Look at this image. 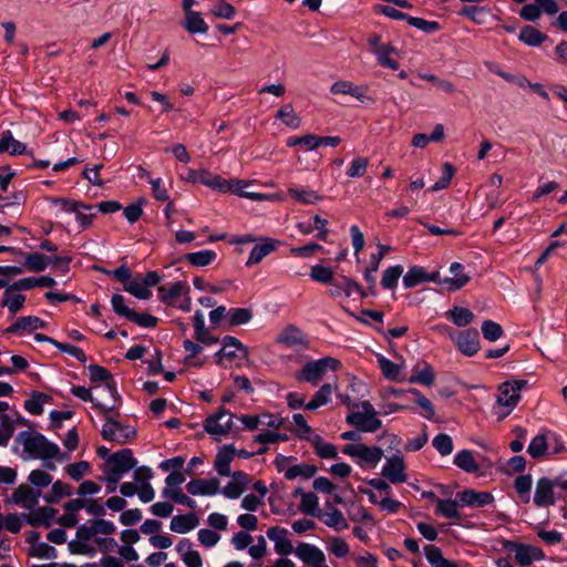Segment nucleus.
Wrapping results in <instances>:
<instances>
[{"label": "nucleus", "mask_w": 567, "mask_h": 567, "mask_svg": "<svg viewBox=\"0 0 567 567\" xmlns=\"http://www.w3.org/2000/svg\"><path fill=\"white\" fill-rule=\"evenodd\" d=\"M16 444L22 447L21 457L24 461L40 460L44 468L55 471V462L63 463L70 460L68 453L61 452L58 444L49 441L43 434L35 431H22L16 437Z\"/></svg>", "instance_id": "f257e3e1"}, {"label": "nucleus", "mask_w": 567, "mask_h": 567, "mask_svg": "<svg viewBox=\"0 0 567 567\" xmlns=\"http://www.w3.org/2000/svg\"><path fill=\"white\" fill-rule=\"evenodd\" d=\"M339 367V360L332 357H324L305 363V365L296 372L295 378L300 382L317 385L327 372L336 371Z\"/></svg>", "instance_id": "f03ea898"}, {"label": "nucleus", "mask_w": 567, "mask_h": 567, "mask_svg": "<svg viewBox=\"0 0 567 567\" xmlns=\"http://www.w3.org/2000/svg\"><path fill=\"white\" fill-rule=\"evenodd\" d=\"M526 381H507L498 389L497 403L494 413L499 420L506 417L517 405L520 399V391Z\"/></svg>", "instance_id": "7ed1b4c3"}, {"label": "nucleus", "mask_w": 567, "mask_h": 567, "mask_svg": "<svg viewBox=\"0 0 567 567\" xmlns=\"http://www.w3.org/2000/svg\"><path fill=\"white\" fill-rule=\"evenodd\" d=\"M355 411L347 415V422L362 432L373 433L382 426V422L378 419V412L369 401L358 404Z\"/></svg>", "instance_id": "20e7f679"}, {"label": "nucleus", "mask_w": 567, "mask_h": 567, "mask_svg": "<svg viewBox=\"0 0 567 567\" xmlns=\"http://www.w3.org/2000/svg\"><path fill=\"white\" fill-rule=\"evenodd\" d=\"M342 453L352 457L360 467L374 468L383 456V450L379 446H368L362 443L348 444Z\"/></svg>", "instance_id": "39448f33"}, {"label": "nucleus", "mask_w": 567, "mask_h": 567, "mask_svg": "<svg viewBox=\"0 0 567 567\" xmlns=\"http://www.w3.org/2000/svg\"><path fill=\"white\" fill-rule=\"evenodd\" d=\"M102 536L90 530L86 525H81L75 538L69 542L68 547L72 554L94 556L99 551V544Z\"/></svg>", "instance_id": "423d86ee"}, {"label": "nucleus", "mask_w": 567, "mask_h": 567, "mask_svg": "<svg viewBox=\"0 0 567 567\" xmlns=\"http://www.w3.org/2000/svg\"><path fill=\"white\" fill-rule=\"evenodd\" d=\"M236 416L225 409H219L215 414L209 415L205 421V430L215 440L219 441L223 437L231 434L235 430Z\"/></svg>", "instance_id": "0eeeda50"}, {"label": "nucleus", "mask_w": 567, "mask_h": 567, "mask_svg": "<svg viewBox=\"0 0 567 567\" xmlns=\"http://www.w3.org/2000/svg\"><path fill=\"white\" fill-rule=\"evenodd\" d=\"M136 464L137 461L134 458L133 452L124 449L107 456L102 471L103 474L122 478L131 470L135 468Z\"/></svg>", "instance_id": "6e6552de"}, {"label": "nucleus", "mask_w": 567, "mask_h": 567, "mask_svg": "<svg viewBox=\"0 0 567 567\" xmlns=\"http://www.w3.org/2000/svg\"><path fill=\"white\" fill-rule=\"evenodd\" d=\"M381 475L392 484L405 483L408 481V473L403 455L396 453L386 457Z\"/></svg>", "instance_id": "1a4fd4ad"}, {"label": "nucleus", "mask_w": 567, "mask_h": 567, "mask_svg": "<svg viewBox=\"0 0 567 567\" xmlns=\"http://www.w3.org/2000/svg\"><path fill=\"white\" fill-rule=\"evenodd\" d=\"M89 378L93 383H103V385L93 386L95 391L109 393V399H116V402L120 400L114 378L105 368L97 364H91L89 367Z\"/></svg>", "instance_id": "9d476101"}, {"label": "nucleus", "mask_w": 567, "mask_h": 567, "mask_svg": "<svg viewBox=\"0 0 567 567\" xmlns=\"http://www.w3.org/2000/svg\"><path fill=\"white\" fill-rule=\"evenodd\" d=\"M505 548L514 551L515 559L520 566H528L534 561H540L545 558L544 551L536 546L507 542Z\"/></svg>", "instance_id": "9b49d317"}, {"label": "nucleus", "mask_w": 567, "mask_h": 567, "mask_svg": "<svg viewBox=\"0 0 567 567\" xmlns=\"http://www.w3.org/2000/svg\"><path fill=\"white\" fill-rule=\"evenodd\" d=\"M295 555L309 567H329L324 553L312 544H298Z\"/></svg>", "instance_id": "f8f14e48"}, {"label": "nucleus", "mask_w": 567, "mask_h": 567, "mask_svg": "<svg viewBox=\"0 0 567 567\" xmlns=\"http://www.w3.org/2000/svg\"><path fill=\"white\" fill-rule=\"evenodd\" d=\"M92 390L94 389L78 385L71 388V393L84 402H91L102 414H107L116 408V399L100 400L93 395Z\"/></svg>", "instance_id": "ddd939ff"}, {"label": "nucleus", "mask_w": 567, "mask_h": 567, "mask_svg": "<svg viewBox=\"0 0 567 567\" xmlns=\"http://www.w3.org/2000/svg\"><path fill=\"white\" fill-rule=\"evenodd\" d=\"M153 477V471L147 466L135 468L133 478L138 484L137 495L143 503H150L155 497V491L150 481Z\"/></svg>", "instance_id": "4468645a"}, {"label": "nucleus", "mask_w": 567, "mask_h": 567, "mask_svg": "<svg viewBox=\"0 0 567 567\" xmlns=\"http://www.w3.org/2000/svg\"><path fill=\"white\" fill-rule=\"evenodd\" d=\"M457 349L467 357L476 354L481 348L478 332L475 329H466L452 337Z\"/></svg>", "instance_id": "2eb2a0df"}, {"label": "nucleus", "mask_w": 567, "mask_h": 567, "mask_svg": "<svg viewBox=\"0 0 567 567\" xmlns=\"http://www.w3.org/2000/svg\"><path fill=\"white\" fill-rule=\"evenodd\" d=\"M555 502V482L548 477L539 478L536 483L534 504L537 507H547Z\"/></svg>", "instance_id": "dca6fc26"}, {"label": "nucleus", "mask_w": 567, "mask_h": 567, "mask_svg": "<svg viewBox=\"0 0 567 567\" xmlns=\"http://www.w3.org/2000/svg\"><path fill=\"white\" fill-rule=\"evenodd\" d=\"M288 530L286 528L274 526L267 530V537L274 543V549L278 555L288 556L295 554L292 543L288 538Z\"/></svg>", "instance_id": "f3484780"}, {"label": "nucleus", "mask_w": 567, "mask_h": 567, "mask_svg": "<svg viewBox=\"0 0 567 567\" xmlns=\"http://www.w3.org/2000/svg\"><path fill=\"white\" fill-rule=\"evenodd\" d=\"M439 278L437 271L430 274L424 267L413 266L403 276V286L405 289H410L423 282H435Z\"/></svg>", "instance_id": "a211bd4d"}, {"label": "nucleus", "mask_w": 567, "mask_h": 567, "mask_svg": "<svg viewBox=\"0 0 567 567\" xmlns=\"http://www.w3.org/2000/svg\"><path fill=\"white\" fill-rule=\"evenodd\" d=\"M342 293L348 298H351L353 296L365 298L368 296V293L357 281L347 276L341 277V279L338 282H333L332 289L330 290V295L332 297H339Z\"/></svg>", "instance_id": "6ab92c4d"}, {"label": "nucleus", "mask_w": 567, "mask_h": 567, "mask_svg": "<svg viewBox=\"0 0 567 567\" xmlns=\"http://www.w3.org/2000/svg\"><path fill=\"white\" fill-rule=\"evenodd\" d=\"M186 488L194 496H214L220 492V483L217 478H197L189 481Z\"/></svg>", "instance_id": "aec40b11"}, {"label": "nucleus", "mask_w": 567, "mask_h": 567, "mask_svg": "<svg viewBox=\"0 0 567 567\" xmlns=\"http://www.w3.org/2000/svg\"><path fill=\"white\" fill-rule=\"evenodd\" d=\"M450 272L453 275L452 277L439 281L441 286L446 287L450 291H457L470 281V276L464 272V266L460 262H452Z\"/></svg>", "instance_id": "412c9836"}, {"label": "nucleus", "mask_w": 567, "mask_h": 567, "mask_svg": "<svg viewBox=\"0 0 567 567\" xmlns=\"http://www.w3.org/2000/svg\"><path fill=\"white\" fill-rule=\"evenodd\" d=\"M40 495V491H34L28 485H20L12 494V502L31 511L38 505Z\"/></svg>", "instance_id": "4be33fe9"}, {"label": "nucleus", "mask_w": 567, "mask_h": 567, "mask_svg": "<svg viewBox=\"0 0 567 567\" xmlns=\"http://www.w3.org/2000/svg\"><path fill=\"white\" fill-rule=\"evenodd\" d=\"M56 511L50 506H43L32 508L29 513L23 514V518L25 524L31 526H50L52 523Z\"/></svg>", "instance_id": "5701e85b"}, {"label": "nucleus", "mask_w": 567, "mask_h": 567, "mask_svg": "<svg viewBox=\"0 0 567 567\" xmlns=\"http://www.w3.org/2000/svg\"><path fill=\"white\" fill-rule=\"evenodd\" d=\"M278 247V240L272 238H262L259 243H257L246 261V266L250 267L252 265L259 264L265 257L275 251Z\"/></svg>", "instance_id": "b1692460"}, {"label": "nucleus", "mask_w": 567, "mask_h": 567, "mask_svg": "<svg viewBox=\"0 0 567 567\" xmlns=\"http://www.w3.org/2000/svg\"><path fill=\"white\" fill-rule=\"evenodd\" d=\"M25 299V296L11 284L3 292L1 306L7 308L11 315H16L23 308Z\"/></svg>", "instance_id": "393cba45"}, {"label": "nucleus", "mask_w": 567, "mask_h": 567, "mask_svg": "<svg viewBox=\"0 0 567 567\" xmlns=\"http://www.w3.org/2000/svg\"><path fill=\"white\" fill-rule=\"evenodd\" d=\"M458 499L464 506L484 507L494 502V496L489 492H478L475 489H465L458 493Z\"/></svg>", "instance_id": "a878e982"}, {"label": "nucleus", "mask_w": 567, "mask_h": 567, "mask_svg": "<svg viewBox=\"0 0 567 567\" xmlns=\"http://www.w3.org/2000/svg\"><path fill=\"white\" fill-rule=\"evenodd\" d=\"M176 550L183 563L186 565V567L203 566V559L200 554L193 548L192 543L188 539H182L176 545Z\"/></svg>", "instance_id": "bb28decb"}, {"label": "nucleus", "mask_w": 567, "mask_h": 567, "mask_svg": "<svg viewBox=\"0 0 567 567\" xmlns=\"http://www.w3.org/2000/svg\"><path fill=\"white\" fill-rule=\"evenodd\" d=\"M44 327V321L35 316H25L18 318L10 327L8 333L33 332Z\"/></svg>", "instance_id": "cd10ccee"}, {"label": "nucleus", "mask_w": 567, "mask_h": 567, "mask_svg": "<svg viewBox=\"0 0 567 567\" xmlns=\"http://www.w3.org/2000/svg\"><path fill=\"white\" fill-rule=\"evenodd\" d=\"M223 177L215 175L206 169H189L187 181L192 183L203 184L214 190H219Z\"/></svg>", "instance_id": "c85d7f7f"}, {"label": "nucleus", "mask_w": 567, "mask_h": 567, "mask_svg": "<svg viewBox=\"0 0 567 567\" xmlns=\"http://www.w3.org/2000/svg\"><path fill=\"white\" fill-rule=\"evenodd\" d=\"M157 291L161 301L173 305L177 297L188 293L189 287L185 281H176L168 287L161 286Z\"/></svg>", "instance_id": "c756f323"}, {"label": "nucleus", "mask_w": 567, "mask_h": 567, "mask_svg": "<svg viewBox=\"0 0 567 567\" xmlns=\"http://www.w3.org/2000/svg\"><path fill=\"white\" fill-rule=\"evenodd\" d=\"M288 195L297 203L303 205H313L322 200V196L309 187H297L291 185L288 187Z\"/></svg>", "instance_id": "7c9ffc66"}, {"label": "nucleus", "mask_w": 567, "mask_h": 567, "mask_svg": "<svg viewBox=\"0 0 567 567\" xmlns=\"http://www.w3.org/2000/svg\"><path fill=\"white\" fill-rule=\"evenodd\" d=\"M331 93L350 95L361 102H363L367 99L364 86L355 85L350 81H338L333 83L331 86Z\"/></svg>", "instance_id": "2f4dec72"}, {"label": "nucleus", "mask_w": 567, "mask_h": 567, "mask_svg": "<svg viewBox=\"0 0 567 567\" xmlns=\"http://www.w3.org/2000/svg\"><path fill=\"white\" fill-rule=\"evenodd\" d=\"M39 534L32 533L29 537L30 554L42 559H52L56 557V549L47 543L38 542Z\"/></svg>", "instance_id": "473e14b6"}, {"label": "nucleus", "mask_w": 567, "mask_h": 567, "mask_svg": "<svg viewBox=\"0 0 567 567\" xmlns=\"http://www.w3.org/2000/svg\"><path fill=\"white\" fill-rule=\"evenodd\" d=\"M198 525V518L195 514L176 515L171 519L169 528L177 534H186Z\"/></svg>", "instance_id": "72a5a7b5"}, {"label": "nucleus", "mask_w": 567, "mask_h": 567, "mask_svg": "<svg viewBox=\"0 0 567 567\" xmlns=\"http://www.w3.org/2000/svg\"><path fill=\"white\" fill-rule=\"evenodd\" d=\"M250 185V182L245 179L231 178V179H221L219 193L224 194H234L244 198L248 197L247 187Z\"/></svg>", "instance_id": "f704fd0d"}, {"label": "nucleus", "mask_w": 567, "mask_h": 567, "mask_svg": "<svg viewBox=\"0 0 567 567\" xmlns=\"http://www.w3.org/2000/svg\"><path fill=\"white\" fill-rule=\"evenodd\" d=\"M235 456L233 446H224L216 455L215 470L220 476L230 475V463Z\"/></svg>", "instance_id": "c9c22d12"}, {"label": "nucleus", "mask_w": 567, "mask_h": 567, "mask_svg": "<svg viewBox=\"0 0 567 567\" xmlns=\"http://www.w3.org/2000/svg\"><path fill=\"white\" fill-rule=\"evenodd\" d=\"M25 150V144L16 140L11 131L7 130L2 133L0 138V154L8 152L11 155H21Z\"/></svg>", "instance_id": "e433bc0d"}, {"label": "nucleus", "mask_w": 567, "mask_h": 567, "mask_svg": "<svg viewBox=\"0 0 567 567\" xmlns=\"http://www.w3.org/2000/svg\"><path fill=\"white\" fill-rule=\"evenodd\" d=\"M193 321L197 341L204 344H213L217 341L205 327V316L200 310L195 312Z\"/></svg>", "instance_id": "4c0bfd02"}, {"label": "nucleus", "mask_w": 567, "mask_h": 567, "mask_svg": "<svg viewBox=\"0 0 567 567\" xmlns=\"http://www.w3.org/2000/svg\"><path fill=\"white\" fill-rule=\"evenodd\" d=\"M241 351L244 354H246V350L243 347L241 342L230 336H227L223 340V348L217 352V357L219 361H221L224 358H227L229 360L237 357V352Z\"/></svg>", "instance_id": "58836bf2"}, {"label": "nucleus", "mask_w": 567, "mask_h": 567, "mask_svg": "<svg viewBox=\"0 0 567 567\" xmlns=\"http://www.w3.org/2000/svg\"><path fill=\"white\" fill-rule=\"evenodd\" d=\"M527 453L534 460L548 455L545 429L540 430L539 433L532 439L527 446Z\"/></svg>", "instance_id": "ea45409f"}, {"label": "nucleus", "mask_w": 567, "mask_h": 567, "mask_svg": "<svg viewBox=\"0 0 567 567\" xmlns=\"http://www.w3.org/2000/svg\"><path fill=\"white\" fill-rule=\"evenodd\" d=\"M276 118L282 122L286 126L291 130H297L301 126V118L295 112L291 104L287 103L282 105L276 113Z\"/></svg>", "instance_id": "a19ab883"}, {"label": "nucleus", "mask_w": 567, "mask_h": 567, "mask_svg": "<svg viewBox=\"0 0 567 567\" xmlns=\"http://www.w3.org/2000/svg\"><path fill=\"white\" fill-rule=\"evenodd\" d=\"M321 520L324 525L338 532L347 529L349 526L342 512L336 507H331L330 511L323 513L321 516Z\"/></svg>", "instance_id": "79ce46f5"}, {"label": "nucleus", "mask_w": 567, "mask_h": 567, "mask_svg": "<svg viewBox=\"0 0 567 567\" xmlns=\"http://www.w3.org/2000/svg\"><path fill=\"white\" fill-rule=\"evenodd\" d=\"M333 391V386L330 383H326L320 386V389L315 393L313 398L310 402L306 404V409L310 411H315L320 406L328 404L331 400V394Z\"/></svg>", "instance_id": "37998d69"}, {"label": "nucleus", "mask_w": 567, "mask_h": 567, "mask_svg": "<svg viewBox=\"0 0 567 567\" xmlns=\"http://www.w3.org/2000/svg\"><path fill=\"white\" fill-rule=\"evenodd\" d=\"M296 495H300V509L307 515H316L319 509V498L312 492H303L298 488L295 492Z\"/></svg>", "instance_id": "c03bdc74"}, {"label": "nucleus", "mask_w": 567, "mask_h": 567, "mask_svg": "<svg viewBox=\"0 0 567 567\" xmlns=\"http://www.w3.org/2000/svg\"><path fill=\"white\" fill-rule=\"evenodd\" d=\"M424 555L433 567H458L455 563L444 558L442 550L433 545L424 547Z\"/></svg>", "instance_id": "a18cd8bd"}, {"label": "nucleus", "mask_w": 567, "mask_h": 567, "mask_svg": "<svg viewBox=\"0 0 567 567\" xmlns=\"http://www.w3.org/2000/svg\"><path fill=\"white\" fill-rule=\"evenodd\" d=\"M519 40L527 45L538 47L547 40V35L532 25H525L519 32Z\"/></svg>", "instance_id": "49530a36"}, {"label": "nucleus", "mask_w": 567, "mask_h": 567, "mask_svg": "<svg viewBox=\"0 0 567 567\" xmlns=\"http://www.w3.org/2000/svg\"><path fill=\"white\" fill-rule=\"evenodd\" d=\"M454 464L467 473H476L478 464L476 463L473 453L468 450H462L454 456Z\"/></svg>", "instance_id": "de8ad7c7"}, {"label": "nucleus", "mask_w": 567, "mask_h": 567, "mask_svg": "<svg viewBox=\"0 0 567 567\" xmlns=\"http://www.w3.org/2000/svg\"><path fill=\"white\" fill-rule=\"evenodd\" d=\"M309 442L313 445L316 453L320 457L336 458L338 456L337 447L331 443L324 442L320 435L316 434Z\"/></svg>", "instance_id": "09e8293b"}, {"label": "nucleus", "mask_w": 567, "mask_h": 567, "mask_svg": "<svg viewBox=\"0 0 567 567\" xmlns=\"http://www.w3.org/2000/svg\"><path fill=\"white\" fill-rule=\"evenodd\" d=\"M184 28L189 33H205L208 30V25L204 21V19L200 17L199 12H188V14L185 16V20L183 23Z\"/></svg>", "instance_id": "8fccbe9b"}, {"label": "nucleus", "mask_w": 567, "mask_h": 567, "mask_svg": "<svg viewBox=\"0 0 567 567\" xmlns=\"http://www.w3.org/2000/svg\"><path fill=\"white\" fill-rule=\"evenodd\" d=\"M72 494V487L61 481H56L52 484L51 489L44 494L43 498L48 503H56L64 496Z\"/></svg>", "instance_id": "3c124183"}, {"label": "nucleus", "mask_w": 567, "mask_h": 567, "mask_svg": "<svg viewBox=\"0 0 567 567\" xmlns=\"http://www.w3.org/2000/svg\"><path fill=\"white\" fill-rule=\"evenodd\" d=\"M447 318L457 327H466L474 320V313L464 307H454L447 313Z\"/></svg>", "instance_id": "603ef678"}, {"label": "nucleus", "mask_w": 567, "mask_h": 567, "mask_svg": "<svg viewBox=\"0 0 567 567\" xmlns=\"http://www.w3.org/2000/svg\"><path fill=\"white\" fill-rule=\"evenodd\" d=\"M124 290L141 300H147L152 296V291L146 288L142 278H134L124 284Z\"/></svg>", "instance_id": "864d4df0"}, {"label": "nucleus", "mask_w": 567, "mask_h": 567, "mask_svg": "<svg viewBox=\"0 0 567 567\" xmlns=\"http://www.w3.org/2000/svg\"><path fill=\"white\" fill-rule=\"evenodd\" d=\"M460 504L455 499H439L436 502V513L445 518H460Z\"/></svg>", "instance_id": "5fc2aeb1"}, {"label": "nucleus", "mask_w": 567, "mask_h": 567, "mask_svg": "<svg viewBox=\"0 0 567 567\" xmlns=\"http://www.w3.org/2000/svg\"><path fill=\"white\" fill-rule=\"evenodd\" d=\"M420 78L424 81H427L436 91L445 93H453L455 91V86L452 82L442 79L435 73H420Z\"/></svg>", "instance_id": "6e6d98bb"}, {"label": "nucleus", "mask_w": 567, "mask_h": 567, "mask_svg": "<svg viewBox=\"0 0 567 567\" xmlns=\"http://www.w3.org/2000/svg\"><path fill=\"white\" fill-rule=\"evenodd\" d=\"M216 252L210 249H205L196 252H189L185 256L186 260L193 266L205 267L210 265L216 259Z\"/></svg>", "instance_id": "4d7b16f0"}, {"label": "nucleus", "mask_w": 567, "mask_h": 567, "mask_svg": "<svg viewBox=\"0 0 567 567\" xmlns=\"http://www.w3.org/2000/svg\"><path fill=\"white\" fill-rule=\"evenodd\" d=\"M328 551L336 558H344L350 554V546L340 536H333L328 539Z\"/></svg>", "instance_id": "13d9d810"}, {"label": "nucleus", "mask_w": 567, "mask_h": 567, "mask_svg": "<svg viewBox=\"0 0 567 567\" xmlns=\"http://www.w3.org/2000/svg\"><path fill=\"white\" fill-rule=\"evenodd\" d=\"M403 267L395 265L386 268L383 271L381 285L384 289H394L398 285L400 277L403 275Z\"/></svg>", "instance_id": "bf43d9fd"}, {"label": "nucleus", "mask_w": 567, "mask_h": 567, "mask_svg": "<svg viewBox=\"0 0 567 567\" xmlns=\"http://www.w3.org/2000/svg\"><path fill=\"white\" fill-rule=\"evenodd\" d=\"M284 471V468H280ZM316 474V467L308 464H296L285 470V477L293 480L296 477L310 478Z\"/></svg>", "instance_id": "052dcab7"}, {"label": "nucleus", "mask_w": 567, "mask_h": 567, "mask_svg": "<svg viewBox=\"0 0 567 567\" xmlns=\"http://www.w3.org/2000/svg\"><path fill=\"white\" fill-rule=\"evenodd\" d=\"M292 422L296 425L295 433L299 439L310 441L316 435L311 426L308 425L305 416L300 413L292 415Z\"/></svg>", "instance_id": "680f3d73"}, {"label": "nucleus", "mask_w": 567, "mask_h": 567, "mask_svg": "<svg viewBox=\"0 0 567 567\" xmlns=\"http://www.w3.org/2000/svg\"><path fill=\"white\" fill-rule=\"evenodd\" d=\"M106 422L102 427V436L107 441H121L123 437L124 429L120 423L111 420L105 415Z\"/></svg>", "instance_id": "e2e57ef3"}, {"label": "nucleus", "mask_w": 567, "mask_h": 567, "mask_svg": "<svg viewBox=\"0 0 567 567\" xmlns=\"http://www.w3.org/2000/svg\"><path fill=\"white\" fill-rule=\"evenodd\" d=\"M93 209V206L84 205L80 202L78 203V209L73 210V213L75 214L76 220L81 228L84 229L92 225L95 217Z\"/></svg>", "instance_id": "0e129e2a"}, {"label": "nucleus", "mask_w": 567, "mask_h": 567, "mask_svg": "<svg viewBox=\"0 0 567 567\" xmlns=\"http://www.w3.org/2000/svg\"><path fill=\"white\" fill-rule=\"evenodd\" d=\"M49 399V395L44 393L33 394L32 398L24 402V409L32 415H40L43 413L44 404Z\"/></svg>", "instance_id": "69168bd1"}, {"label": "nucleus", "mask_w": 567, "mask_h": 567, "mask_svg": "<svg viewBox=\"0 0 567 567\" xmlns=\"http://www.w3.org/2000/svg\"><path fill=\"white\" fill-rule=\"evenodd\" d=\"M548 455L560 454L566 451L565 442L556 432L545 429Z\"/></svg>", "instance_id": "338daca9"}, {"label": "nucleus", "mask_w": 567, "mask_h": 567, "mask_svg": "<svg viewBox=\"0 0 567 567\" xmlns=\"http://www.w3.org/2000/svg\"><path fill=\"white\" fill-rule=\"evenodd\" d=\"M481 330L484 339L491 342L498 340L504 333L502 326L493 320L483 321Z\"/></svg>", "instance_id": "774afa93"}]
</instances>
